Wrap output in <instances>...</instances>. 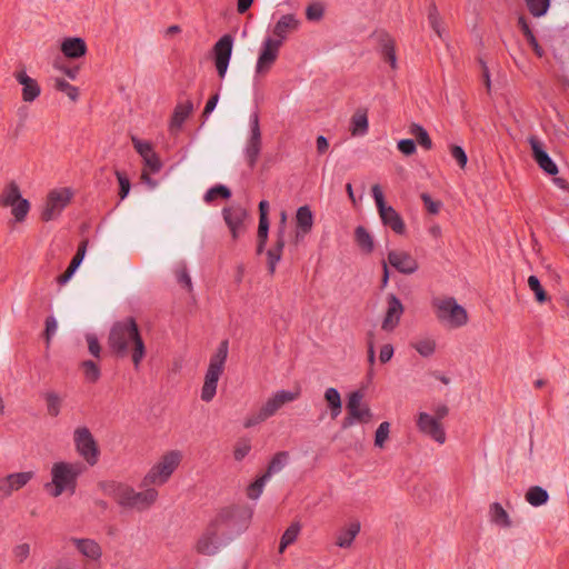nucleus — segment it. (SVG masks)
<instances>
[{
    "instance_id": "1",
    "label": "nucleus",
    "mask_w": 569,
    "mask_h": 569,
    "mask_svg": "<svg viewBox=\"0 0 569 569\" xmlns=\"http://www.w3.org/2000/svg\"><path fill=\"white\" fill-rule=\"evenodd\" d=\"M183 452L179 449L164 451L150 467L142 483L147 487L138 491L132 486L120 481H103L99 485L102 492L112 498L118 506L126 510L143 512L149 510L159 498L154 487L166 485L180 468Z\"/></svg>"
},
{
    "instance_id": "2",
    "label": "nucleus",
    "mask_w": 569,
    "mask_h": 569,
    "mask_svg": "<svg viewBox=\"0 0 569 569\" xmlns=\"http://www.w3.org/2000/svg\"><path fill=\"white\" fill-rule=\"evenodd\" d=\"M110 352L120 359H129L139 369L147 356V346L141 330L132 317L117 321L108 335Z\"/></svg>"
},
{
    "instance_id": "3",
    "label": "nucleus",
    "mask_w": 569,
    "mask_h": 569,
    "mask_svg": "<svg viewBox=\"0 0 569 569\" xmlns=\"http://www.w3.org/2000/svg\"><path fill=\"white\" fill-rule=\"evenodd\" d=\"M82 472L83 466L79 461L57 460L50 466L49 480L43 488L48 496L53 499L63 495L73 496Z\"/></svg>"
},
{
    "instance_id": "4",
    "label": "nucleus",
    "mask_w": 569,
    "mask_h": 569,
    "mask_svg": "<svg viewBox=\"0 0 569 569\" xmlns=\"http://www.w3.org/2000/svg\"><path fill=\"white\" fill-rule=\"evenodd\" d=\"M430 306L436 320L445 329L456 330L469 323L468 310L452 296H435Z\"/></svg>"
},
{
    "instance_id": "5",
    "label": "nucleus",
    "mask_w": 569,
    "mask_h": 569,
    "mask_svg": "<svg viewBox=\"0 0 569 569\" xmlns=\"http://www.w3.org/2000/svg\"><path fill=\"white\" fill-rule=\"evenodd\" d=\"M448 415L446 405H437L430 411H419L416 416L417 429L437 443L443 445L447 440L443 421Z\"/></svg>"
},
{
    "instance_id": "6",
    "label": "nucleus",
    "mask_w": 569,
    "mask_h": 569,
    "mask_svg": "<svg viewBox=\"0 0 569 569\" xmlns=\"http://www.w3.org/2000/svg\"><path fill=\"white\" fill-rule=\"evenodd\" d=\"M228 358V342L222 341L210 357L201 387L200 398L203 402H210L216 397L218 382L224 372Z\"/></svg>"
},
{
    "instance_id": "7",
    "label": "nucleus",
    "mask_w": 569,
    "mask_h": 569,
    "mask_svg": "<svg viewBox=\"0 0 569 569\" xmlns=\"http://www.w3.org/2000/svg\"><path fill=\"white\" fill-rule=\"evenodd\" d=\"M0 208L9 209L12 223L22 224L30 214L31 202L23 197L18 182L10 181L0 192Z\"/></svg>"
},
{
    "instance_id": "8",
    "label": "nucleus",
    "mask_w": 569,
    "mask_h": 569,
    "mask_svg": "<svg viewBox=\"0 0 569 569\" xmlns=\"http://www.w3.org/2000/svg\"><path fill=\"white\" fill-rule=\"evenodd\" d=\"M300 397V390H278L272 393L266 401L261 405L257 413L249 417L244 421V427L250 428L260 422L266 421L267 419L277 415V412L287 403H290L297 400Z\"/></svg>"
},
{
    "instance_id": "9",
    "label": "nucleus",
    "mask_w": 569,
    "mask_h": 569,
    "mask_svg": "<svg viewBox=\"0 0 569 569\" xmlns=\"http://www.w3.org/2000/svg\"><path fill=\"white\" fill-rule=\"evenodd\" d=\"M74 192L69 187L51 189L44 197L40 207L39 218L42 222L57 220L63 210L71 203Z\"/></svg>"
},
{
    "instance_id": "10",
    "label": "nucleus",
    "mask_w": 569,
    "mask_h": 569,
    "mask_svg": "<svg viewBox=\"0 0 569 569\" xmlns=\"http://www.w3.org/2000/svg\"><path fill=\"white\" fill-rule=\"evenodd\" d=\"M371 193L382 224L398 236H406L407 224L401 214L387 203L382 187L378 183L373 184Z\"/></svg>"
},
{
    "instance_id": "11",
    "label": "nucleus",
    "mask_w": 569,
    "mask_h": 569,
    "mask_svg": "<svg viewBox=\"0 0 569 569\" xmlns=\"http://www.w3.org/2000/svg\"><path fill=\"white\" fill-rule=\"evenodd\" d=\"M72 442L77 455L89 466L98 463L101 455L100 446L87 426H78L72 432Z\"/></svg>"
},
{
    "instance_id": "12",
    "label": "nucleus",
    "mask_w": 569,
    "mask_h": 569,
    "mask_svg": "<svg viewBox=\"0 0 569 569\" xmlns=\"http://www.w3.org/2000/svg\"><path fill=\"white\" fill-rule=\"evenodd\" d=\"M281 49L280 41L263 39L257 51L253 69L256 79H263L272 71L280 58Z\"/></svg>"
},
{
    "instance_id": "13",
    "label": "nucleus",
    "mask_w": 569,
    "mask_h": 569,
    "mask_svg": "<svg viewBox=\"0 0 569 569\" xmlns=\"http://www.w3.org/2000/svg\"><path fill=\"white\" fill-rule=\"evenodd\" d=\"M388 266L402 274H413L419 268V261L409 250L396 248L388 252L387 261L383 262V282L388 280Z\"/></svg>"
},
{
    "instance_id": "14",
    "label": "nucleus",
    "mask_w": 569,
    "mask_h": 569,
    "mask_svg": "<svg viewBox=\"0 0 569 569\" xmlns=\"http://www.w3.org/2000/svg\"><path fill=\"white\" fill-rule=\"evenodd\" d=\"M362 393L352 392L347 403V417L343 419L345 429L352 427L356 422L367 425L373 420V412L369 405L362 402Z\"/></svg>"
},
{
    "instance_id": "15",
    "label": "nucleus",
    "mask_w": 569,
    "mask_h": 569,
    "mask_svg": "<svg viewBox=\"0 0 569 569\" xmlns=\"http://www.w3.org/2000/svg\"><path fill=\"white\" fill-rule=\"evenodd\" d=\"M233 50V39L230 34L222 36L213 46V62L220 79H223L228 72Z\"/></svg>"
},
{
    "instance_id": "16",
    "label": "nucleus",
    "mask_w": 569,
    "mask_h": 569,
    "mask_svg": "<svg viewBox=\"0 0 569 569\" xmlns=\"http://www.w3.org/2000/svg\"><path fill=\"white\" fill-rule=\"evenodd\" d=\"M36 478L33 470L16 471L0 477V495L11 497L22 490Z\"/></svg>"
},
{
    "instance_id": "17",
    "label": "nucleus",
    "mask_w": 569,
    "mask_h": 569,
    "mask_svg": "<svg viewBox=\"0 0 569 569\" xmlns=\"http://www.w3.org/2000/svg\"><path fill=\"white\" fill-rule=\"evenodd\" d=\"M16 81L21 86V100L24 103H32L41 96V86L37 79L28 74L24 69L13 73Z\"/></svg>"
},
{
    "instance_id": "18",
    "label": "nucleus",
    "mask_w": 569,
    "mask_h": 569,
    "mask_svg": "<svg viewBox=\"0 0 569 569\" xmlns=\"http://www.w3.org/2000/svg\"><path fill=\"white\" fill-rule=\"evenodd\" d=\"M361 531L359 519H351L343 523L335 537V545L340 549H351Z\"/></svg>"
},
{
    "instance_id": "19",
    "label": "nucleus",
    "mask_w": 569,
    "mask_h": 569,
    "mask_svg": "<svg viewBox=\"0 0 569 569\" xmlns=\"http://www.w3.org/2000/svg\"><path fill=\"white\" fill-rule=\"evenodd\" d=\"M528 142L531 148L532 157L537 164L548 174L555 176L558 173V167L548 156L545 144L537 138L530 137Z\"/></svg>"
},
{
    "instance_id": "20",
    "label": "nucleus",
    "mask_w": 569,
    "mask_h": 569,
    "mask_svg": "<svg viewBox=\"0 0 569 569\" xmlns=\"http://www.w3.org/2000/svg\"><path fill=\"white\" fill-rule=\"evenodd\" d=\"M196 551L204 556H213L220 548V536L216 526H210L196 542Z\"/></svg>"
},
{
    "instance_id": "21",
    "label": "nucleus",
    "mask_w": 569,
    "mask_h": 569,
    "mask_svg": "<svg viewBox=\"0 0 569 569\" xmlns=\"http://www.w3.org/2000/svg\"><path fill=\"white\" fill-rule=\"evenodd\" d=\"M299 26L300 21L295 17V14H283L276 22L272 29V36L267 37V39L280 41V46L283 47L288 36L298 30Z\"/></svg>"
},
{
    "instance_id": "22",
    "label": "nucleus",
    "mask_w": 569,
    "mask_h": 569,
    "mask_svg": "<svg viewBox=\"0 0 569 569\" xmlns=\"http://www.w3.org/2000/svg\"><path fill=\"white\" fill-rule=\"evenodd\" d=\"M403 311L405 308L401 301L393 295L389 296L386 315L381 322V329L387 332L393 331L398 327Z\"/></svg>"
},
{
    "instance_id": "23",
    "label": "nucleus",
    "mask_w": 569,
    "mask_h": 569,
    "mask_svg": "<svg viewBox=\"0 0 569 569\" xmlns=\"http://www.w3.org/2000/svg\"><path fill=\"white\" fill-rule=\"evenodd\" d=\"M134 150L143 159L144 166L151 172H157L161 168V161L152 144L149 141H143L138 138H132Z\"/></svg>"
},
{
    "instance_id": "24",
    "label": "nucleus",
    "mask_w": 569,
    "mask_h": 569,
    "mask_svg": "<svg viewBox=\"0 0 569 569\" xmlns=\"http://www.w3.org/2000/svg\"><path fill=\"white\" fill-rule=\"evenodd\" d=\"M261 149V132L258 116H253L251 120V136L246 148V157L250 167H253L258 160Z\"/></svg>"
},
{
    "instance_id": "25",
    "label": "nucleus",
    "mask_w": 569,
    "mask_h": 569,
    "mask_svg": "<svg viewBox=\"0 0 569 569\" xmlns=\"http://www.w3.org/2000/svg\"><path fill=\"white\" fill-rule=\"evenodd\" d=\"M60 51L64 58L77 60L87 54L88 48L86 41L82 38L68 37L61 41Z\"/></svg>"
},
{
    "instance_id": "26",
    "label": "nucleus",
    "mask_w": 569,
    "mask_h": 569,
    "mask_svg": "<svg viewBox=\"0 0 569 569\" xmlns=\"http://www.w3.org/2000/svg\"><path fill=\"white\" fill-rule=\"evenodd\" d=\"M247 217V211L241 207H230L223 210V218L230 229L233 240H237Z\"/></svg>"
},
{
    "instance_id": "27",
    "label": "nucleus",
    "mask_w": 569,
    "mask_h": 569,
    "mask_svg": "<svg viewBox=\"0 0 569 569\" xmlns=\"http://www.w3.org/2000/svg\"><path fill=\"white\" fill-rule=\"evenodd\" d=\"M379 52L382 60L390 66L392 70L398 69L396 54V42L388 33H379Z\"/></svg>"
},
{
    "instance_id": "28",
    "label": "nucleus",
    "mask_w": 569,
    "mask_h": 569,
    "mask_svg": "<svg viewBox=\"0 0 569 569\" xmlns=\"http://www.w3.org/2000/svg\"><path fill=\"white\" fill-rule=\"evenodd\" d=\"M194 110L193 103L191 100H184L179 102L172 113L170 119L169 129L171 132H178L181 130L184 121L192 114Z\"/></svg>"
},
{
    "instance_id": "29",
    "label": "nucleus",
    "mask_w": 569,
    "mask_h": 569,
    "mask_svg": "<svg viewBox=\"0 0 569 569\" xmlns=\"http://www.w3.org/2000/svg\"><path fill=\"white\" fill-rule=\"evenodd\" d=\"M297 238L308 234L313 227V214L308 206H301L296 211Z\"/></svg>"
},
{
    "instance_id": "30",
    "label": "nucleus",
    "mask_w": 569,
    "mask_h": 569,
    "mask_svg": "<svg viewBox=\"0 0 569 569\" xmlns=\"http://www.w3.org/2000/svg\"><path fill=\"white\" fill-rule=\"evenodd\" d=\"M73 546L77 550L92 561H98L102 556V549L100 545L92 539H79L73 538Z\"/></svg>"
},
{
    "instance_id": "31",
    "label": "nucleus",
    "mask_w": 569,
    "mask_h": 569,
    "mask_svg": "<svg viewBox=\"0 0 569 569\" xmlns=\"http://www.w3.org/2000/svg\"><path fill=\"white\" fill-rule=\"evenodd\" d=\"M355 242L363 254H371L375 250V238L363 226H358L353 232Z\"/></svg>"
},
{
    "instance_id": "32",
    "label": "nucleus",
    "mask_w": 569,
    "mask_h": 569,
    "mask_svg": "<svg viewBox=\"0 0 569 569\" xmlns=\"http://www.w3.org/2000/svg\"><path fill=\"white\" fill-rule=\"evenodd\" d=\"M87 246H88V241L87 240H83V241L80 242V244L78 247V250H77V253L72 258L69 267L67 268V270L63 273H61L57 278L58 283L64 284V283H67L72 278V276L74 274L76 270L79 268V266L83 261V258H84L86 252H87Z\"/></svg>"
},
{
    "instance_id": "33",
    "label": "nucleus",
    "mask_w": 569,
    "mask_h": 569,
    "mask_svg": "<svg viewBox=\"0 0 569 569\" xmlns=\"http://www.w3.org/2000/svg\"><path fill=\"white\" fill-rule=\"evenodd\" d=\"M368 116L366 110H357L350 119L349 131L351 136H362L368 131Z\"/></svg>"
},
{
    "instance_id": "34",
    "label": "nucleus",
    "mask_w": 569,
    "mask_h": 569,
    "mask_svg": "<svg viewBox=\"0 0 569 569\" xmlns=\"http://www.w3.org/2000/svg\"><path fill=\"white\" fill-rule=\"evenodd\" d=\"M325 401L330 410V416L336 419L342 410V400L336 388H327L323 395Z\"/></svg>"
},
{
    "instance_id": "35",
    "label": "nucleus",
    "mask_w": 569,
    "mask_h": 569,
    "mask_svg": "<svg viewBox=\"0 0 569 569\" xmlns=\"http://www.w3.org/2000/svg\"><path fill=\"white\" fill-rule=\"evenodd\" d=\"M410 346L423 358L431 357L437 349V342L431 337L417 338L410 343Z\"/></svg>"
},
{
    "instance_id": "36",
    "label": "nucleus",
    "mask_w": 569,
    "mask_h": 569,
    "mask_svg": "<svg viewBox=\"0 0 569 569\" xmlns=\"http://www.w3.org/2000/svg\"><path fill=\"white\" fill-rule=\"evenodd\" d=\"M53 88L62 92L67 96V98L72 101L77 102L80 97V90L78 87L71 84L66 78L63 77H56L53 79Z\"/></svg>"
},
{
    "instance_id": "37",
    "label": "nucleus",
    "mask_w": 569,
    "mask_h": 569,
    "mask_svg": "<svg viewBox=\"0 0 569 569\" xmlns=\"http://www.w3.org/2000/svg\"><path fill=\"white\" fill-rule=\"evenodd\" d=\"M48 416L56 418L60 415L63 397L57 391H47L43 396Z\"/></svg>"
},
{
    "instance_id": "38",
    "label": "nucleus",
    "mask_w": 569,
    "mask_h": 569,
    "mask_svg": "<svg viewBox=\"0 0 569 569\" xmlns=\"http://www.w3.org/2000/svg\"><path fill=\"white\" fill-rule=\"evenodd\" d=\"M83 379L89 383H96L101 377V369L93 360H83L79 363Z\"/></svg>"
},
{
    "instance_id": "39",
    "label": "nucleus",
    "mask_w": 569,
    "mask_h": 569,
    "mask_svg": "<svg viewBox=\"0 0 569 569\" xmlns=\"http://www.w3.org/2000/svg\"><path fill=\"white\" fill-rule=\"evenodd\" d=\"M489 515L491 521L501 527V528H509L511 526V520L509 518L508 512L503 509V507L498 503L493 502L489 507Z\"/></svg>"
},
{
    "instance_id": "40",
    "label": "nucleus",
    "mask_w": 569,
    "mask_h": 569,
    "mask_svg": "<svg viewBox=\"0 0 569 569\" xmlns=\"http://www.w3.org/2000/svg\"><path fill=\"white\" fill-rule=\"evenodd\" d=\"M300 525L295 522V523H291L286 530L284 532L282 533L281 538H280V542H279V553H283L286 551V549L292 545L299 533H300Z\"/></svg>"
},
{
    "instance_id": "41",
    "label": "nucleus",
    "mask_w": 569,
    "mask_h": 569,
    "mask_svg": "<svg viewBox=\"0 0 569 569\" xmlns=\"http://www.w3.org/2000/svg\"><path fill=\"white\" fill-rule=\"evenodd\" d=\"M527 282L539 305L547 303L551 300L550 296L547 293L540 280L536 276H529Z\"/></svg>"
},
{
    "instance_id": "42",
    "label": "nucleus",
    "mask_w": 569,
    "mask_h": 569,
    "mask_svg": "<svg viewBox=\"0 0 569 569\" xmlns=\"http://www.w3.org/2000/svg\"><path fill=\"white\" fill-rule=\"evenodd\" d=\"M409 133L412 134L416 138L417 142L426 150H430L432 148V141L429 137V133L420 124L412 123L409 127Z\"/></svg>"
},
{
    "instance_id": "43",
    "label": "nucleus",
    "mask_w": 569,
    "mask_h": 569,
    "mask_svg": "<svg viewBox=\"0 0 569 569\" xmlns=\"http://www.w3.org/2000/svg\"><path fill=\"white\" fill-rule=\"evenodd\" d=\"M391 430V423L389 421L381 422L375 432V447L385 449Z\"/></svg>"
},
{
    "instance_id": "44",
    "label": "nucleus",
    "mask_w": 569,
    "mask_h": 569,
    "mask_svg": "<svg viewBox=\"0 0 569 569\" xmlns=\"http://www.w3.org/2000/svg\"><path fill=\"white\" fill-rule=\"evenodd\" d=\"M283 247H284V238H283L282 230H281L280 233L278 234L276 247L268 251V263H269L271 272H273L277 262L281 258Z\"/></svg>"
},
{
    "instance_id": "45",
    "label": "nucleus",
    "mask_w": 569,
    "mask_h": 569,
    "mask_svg": "<svg viewBox=\"0 0 569 569\" xmlns=\"http://www.w3.org/2000/svg\"><path fill=\"white\" fill-rule=\"evenodd\" d=\"M548 493L541 487H531L526 493V500L532 506H541L547 502Z\"/></svg>"
},
{
    "instance_id": "46",
    "label": "nucleus",
    "mask_w": 569,
    "mask_h": 569,
    "mask_svg": "<svg viewBox=\"0 0 569 569\" xmlns=\"http://www.w3.org/2000/svg\"><path fill=\"white\" fill-rule=\"evenodd\" d=\"M326 7L320 1L310 2L306 8V18L308 21H320L325 16Z\"/></svg>"
},
{
    "instance_id": "47",
    "label": "nucleus",
    "mask_w": 569,
    "mask_h": 569,
    "mask_svg": "<svg viewBox=\"0 0 569 569\" xmlns=\"http://www.w3.org/2000/svg\"><path fill=\"white\" fill-rule=\"evenodd\" d=\"M288 453L284 451L276 453L271 459L264 475H268L269 478L272 473L281 471L288 460Z\"/></svg>"
},
{
    "instance_id": "48",
    "label": "nucleus",
    "mask_w": 569,
    "mask_h": 569,
    "mask_svg": "<svg viewBox=\"0 0 569 569\" xmlns=\"http://www.w3.org/2000/svg\"><path fill=\"white\" fill-rule=\"evenodd\" d=\"M268 479V475H262L256 479L247 489L248 498L251 500H257L261 496Z\"/></svg>"
},
{
    "instance_id": "49",
    "label": "nucleus",
    "mask_w": 569,
    "mask_h": 569,
    "mask_svg": "<svg viewBox=\"0 0 569 569\" xmlns=\"http://www.w3.org/2000/svg\"><path fill=\"white\" fill-rule=\"evenodd\" d=\"M31 555V545L29 542H20L12 549V556L18 563L26 562Z\"/></svg>"
},
{
    "instance_id": "50",
    "label": "nucleus",
    "mask_w": 569,
    "mask_h": 569,
    "mask_svg": "<svg viewBox=\"0 0 569 569\" xmlns=\"http://www.w3.org/2000/svg\"><path fill=\"white\" fill-rule=\"evenodd\" d=\"M531 14L541 17L546 14L549 9L550 0H525Z\"/></svg>"
},
{
    "instance_id": "51",
    "label": "nucleus",
    "mask_w": 569,
    "mask_h": 569,
    "mask_svg": "<svg viewBox=\"0 0 569 569\" xmlns=\"http://www.w3.org/2000/svg\"><path fill=\"white\" fill-rule=\"evenodd\" d=\"M177 282L188 292L192 290V281L186 266L179 267L174 271Z\"/></svg>"
},
{
    "instance_id": "52",
    "label": "nucleus",
    "mask_w": 569,
    "mask_h": 569,
    "mask_svg": "<svg viewBox=\"0 0 569 569\" xmlns=\"http://www.w3.org/2000/svg\"><path fill=\"white\" fill-rule=\"evenodd\" d=\"M423 206L428 213L438 214L442 208V202L440 200L433 199L429 193H421L420 196Z\"/></svg>"
},
{
    "instance_id": "53",
    "label": "nucleus",
    "mask_w": 569,
    "mask_h": 569,
    "mask_svg": "<svg viewBox=\"0 0 569 569\" xmlns=\"http://www.w3.org/2000/svg\"><path fill=\"white\" fill-rule=\"evenodd\" d=\"M251 450V445L249 440L241 439L233 447V458L237 461H241Z\"/></svg>"
},
{
    "instance_id": "54",
    "label": "nucleus",
    "mask_w": 569,
    "mask_h": 569,
    "mask_svg": "<svg viewBox=\"0 0 569 569\" xmlns=\"http://www.w3.org/2000/svg\"><path fill=\"white\" fill-rule=\"evenodd\" d=\"M86 342H87L89 353L92 357L100 359L101 353H102V347H101L98 338L94 335L89 333L86 336Z\"/></svg>"
},
{
    "instance_id": "55",
    "label": "nucleus",
    "mask_w": 569,
    "mask_h": 569,
    "mask_svg": "<svg viewBox=\"0 0 569 569\" xmlns=\"http://www.w3.org/2000/svg\"><path fill=\"white\" fill-rule=\"evenodd\" d=\"M451 157L457 161L458 166L461 169H465L468 162V157L465 152V150L457 144H452L449 148Z\"/></svg>"
},
{
    "instance_id": "56",
    "label": "nucleus",
    "mask_w": 569,
    "mask_h": 569,
    "mask_svg": "<svg viewBox=\"0 0 569 569\" xmlns=\"http://www.w3.org/2000/svg\"><path fill=\"white\" fill-rule=\"evenodd\" d=\"M230 197V191L228 188H226L224 186H217V187H213L211 188L207 194H206V200L207 201H213L216 200L217 198H223V199H227Z\"/></svg>"
},
{
    "instance_id": "57",
    "label": "nucleus",
    "mask_w": 569,
    "mask_h": 569,
    "mask_svg": "<svg viewBox=\"0 0 569 569\" xmlns=\"http://www.w3.org/2000/svg\"><path fill=\"white\" fill-rule=\"evenodd\" d=\"M269 230V221H259L258 227V252L260 253L267 242Z\"/></svg>"
},
{
    "instance_id": "58",
    "label": "nucleus",
    "mask_w": 569,
    "mask_h": 569,
    "mask_svg": "<svg viewBox=\"0 0 569 569\" xmlns=\"http://www.w3.org/2000/svg\"><path fill=\"white\" fill-rule=\"evenodd\" d=\"M116 176H117V179H118V182L120 186L119 196L121 199H124L130 191V181H129L128 177L120 171H117Z\"/></svg>"
},
{
    "instance_id": "59",
    "label": "nucleus",
    "mask_w": 569,
    "mask_h": 569,
    "mask_svg": "<svg viewBox=\"0 0 569 569\" xmlns=\"http://www.w3.org/2000/svg\"><path fill=\"white\" fill-rule=\"evenodd\" d=\"M397 148L403 156H412L417 151L416 144L411 139L400 140Z\"/></svg>"
},
{
    "instance_id": "60",
    "label": "nucleus",
    "mask_w": 569,
    "mask_h": 569,
    "mask_svg": "<svg viewBox=\"0 0 569 569\" xmlns=\"http://www.w3.org/2000/svg\"><path fill=\"white\" fill-rule=\"evenodd\" d=\"M393 347L391 343H386L383 346H381L380 348V352H379V360L381 363H387L391 360V358L393 357Z\"/></svg>"
},
{
    "instance_id": "61",
    "label": "nucleus",
    "mask_w": 569,
    "mask_h": 569,
    "mask_svg": "<svg viewBox=\"0 0 569 569\" xmlns=\"http://www.w3.org/2000/svg\"><path fill=\"white\" fill-rule=\"evenodd\" d=\"M57 321L53 319V318H48L46 320V342H47V346L49 347L50 345V341H51V337L52 335H54L56 330H57Z\"/></svg>"
},
{
    "instance_id": "62",
    "label": "nucleus",
    "mask_w": 569,
    "mask_h": 569,
    "mask_svg": "<svg viewBox=\"0 0 569 569\" xmlns=\"http://www.w3.org/2000/svg\"><path fill=\"white\" fill-rule=\"evenodd\" d=\"M218 100H219V94H218V93H216V94H213V96H212V97L207 101L206 107H204V110H203V116H204V117H206V116H208L209 113H211V112L214 110V108H216V106H217Z\"/></svg>"
},
{
    "instance_id": "63",
    "label": "nucleus",
    "mask_w": 569,
    "mask_h": 569,
    "mask_svg": "<svg viewBox=\"0 0 569 569\" xmlns=\"http://www.w3.org/2000/svg\"><path fill=\"white\" fill-rule=\"evenodd\" d=\"M268 210L269 203L266 200L260 201L259 203V221H269L268 220Z\"/></svg>"
},
{
    "instance_id": "64",
    "label": "nucleus",
    "mask_w": 569,
    "mask_h": 569,
    "mask_svg": "<svg viewBox=\"0 0 569 569\" xmlns=\"http://www.w3.org/2000/svg\"><path fill=\"white\" fill-rule=\"evenodd\" d=\"M317 150L319 153H325L327 152L328 148H329V142L328 140L323 137V136H319L317 138Z\"/></svg>"
}]
</instances>
